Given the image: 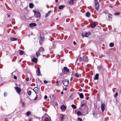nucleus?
<instances>
[{"mask_svg": "<svg viewBox=\"0 0 121 121\" xmlns=\"http://www.w3.org/2000/svg\"><path fill=\"white\" fill-rule=\"evenodd\" d=\"M91 34L90 33L88 32H83L82 33V35L83 37H88Z\"/></svg>", "mask_w": 121, "mask_h": 121, "instance_id": "nucleus-1", "label": "nucleus"}, {"mask_svg": "<svg viewBox=\"0 0 121 121\" xmlns=\"http://www.w3.org/2000/svg\"><path fill=\"white\" fill-rule=\"evenodd\" d=\"M40 39L39 40V43L41 44L42 42L43 41L44 38V35L42 33H41L40 34Z\"/></svg>", "mask_w": 121, "mask_h": 121, "instance_id": "nucleus-2", "label": "nucleus"}, {"mask_svg": "<svg viewBox=\"0 0 121 121\" xmlns=\"http://www.w3.org/2000/svg\"><path fill=\"white\" fill-rule=\"evenodd\" d=\"M69 83V81L67 79H64L63 81V83L65 86H67L68 85Z\"/></svg>", "mask_w": 121, "mask_h": 121, "instance_id": "nucleus-3", "label": "nucleus"}, {"mask_svg": "<svg viewBox=\"0 0 121 121\" xmlns=\"http://www.w3.org/2000/svg\"><path fill=\"white\" fill-rule=\"evenodd\" d=\"M34 13V16L37 18H40V17L41 15L39 12L35 11V12Z\"/></svg>", "mask_w": 121, "mask_h": 121, "instance_id": "nucleus-4", "label": "nucleus"}, {"mask_svg": "<svg viewBox=\"0 0 121 121\" xmlns=\"http://www.w3.org/2000/svg\"><path fill=\"white\" fill-rule=\"evenodd\" d=\"M95 7L96 9L98 11V0H95Z\"/></svg>", "mask_w": 121, "mask_h": 121, "instance_id": "nucleus-5", "label": "nucleus"}, {"mask_svg": "<svg viewBox=\"0 0 121 121\" xmlns=\"http://www.w3.org/2000/svg\"><path fill=\"white\" fill-rule=\"evenodd\" d=\"M63 70H62L63 72L64 71V72H66L68 73L69 72V69L66 67H64Z\"/></svg>", "mask_w": 121, "mask_h": 121, "instance_id": "nucleus-6", "label": "nucleus"}, {"mask_svg": "<svg viewBox=\"0 0 121 121\" xmlns=\"http://www.w3.org/2000/svg\"><path fill=\"white\" fill-rule=\"evenodd\" d=\"M15 89L17 92L19 94L21 91V89L20 88L17 87H16L15 88Z\"/></svg>", "mask_w": 121, "mask_h": 121, "instance_id": "nucleus-7", "label": "nucleus"}, {"mask_svg": "<svg viewBox=\"0 0 121 121\" xmlns=\"http://www.w3.org/2000/svg\"><path fill=\"white\" fill-rule=\"evenodd\" d=\"M105 106V105L104 104V103L102 104L101 105V109L103 112L104 110Z\"/></svg>", "mask_w": 121, "mask_h": 121, "instance_id": "nucleus-8", "label": "nucleus"}, {"mask_svg": "<svg viewBox=\"0 0 121 121\" xmlns=\"http://www.w3.org/2000/svg\"><path fill=\"white\" fill-rule=\"evenodd\" d=\"M65 119V117L64 115L63 114H62L60 118V121H64Z\"/></svg>", "mask_w": 121, "mask_h": 121, "instance_id": "nucleus-9", "label": "nucleus"}, {"mask_svg": "<svg viewBox=\"0 0 121 121\" xmlns=\"http://www.w3.org/2000/svg\"><path fill=\"white\" fill-rule=\"evenodd\" d=\"M45 50L42 47H40L39 49L38 52H43Z\"/></svg>", "mask_w": 121, "mask_h": 121, "instance_id": "nucleus-10", "label": "nucleus"}, {"mask_svg": "<svg viewBox=\"0 0 121 121\" xmlns=\"http://www.w3.org/2000/svg\"><path fill=\"white\" fill-rule=\"evenodd\" d=\"M29 25L30 27H33L36 26V24L35 23H32L30 24Z\"/></svg>", "mask_w": 121, "mask_h": 121, "instance_id": "nucleus-11", "label": "nucleus"}, {"mask_svg": "<svg viewBox=\"0 0 121 121\" xmlns=\"http://www.w3.org/2000/svg\"><path fill=\"white\" fill-rule=\"evenodd\" d=\"M86 58V56H84L83 58L82 57H80L79 59V61L80 62L82 61L83 60H84V58Z\"/></svg>", "mask_w": 121, "mask_h": 121, "instance_id": "nucleus-12", "label": "nucleus"}, {"mask_svg": "<svg viewBox=\"0 0 121 121\" xmlns=\"http://www.w3.org/2000/svg\"><path fill=\"white\" fill-rule=\"evenodd\" d=\"M38 89H39L38 87H35L34 88L33 90L35 93H36L38 92Z\"/></svg>", "mask_w": 121, "mask_h": 121, "instance_id": "nucleus-13", "label": "nucleus"}, {"mask_svg": "<svg viewBox=\"0 0 121 121\" xmlns=\"http://www.w3.org/2000/svg\"><path fill=\"white\" fill-rule=\"evenodd\" d=\"M66 107L64 105H62L60 107V108L62 110H65L66 109Z\"/></svg>", "mask_w": 121, "mask_h": 121, "instance_id": "nucleus-14", "label": "nucleus"}, {"mask_svg": "<svg viewBox=\"0 0 121 121\" xmlns=\"http://www.w3.org/2000/svg\"><path fill=\"white\" fill-rule=\"evenodd\" d=\"M91 26L92 28H93L96 25L94 22H92L91 24Z\"/></svg>", "mask_w": 121, "mask_h": 121, "instance_id": "nucleus-15", "label": "nucleus"}, {"mask_svg": "<svg viewBox=\"0 0 121 121\" xmlns=\"http://www.w3.org/2000/svg\"><path fill=\"white\" fill-rule=\"evenodd\" d=\"M98 74H96L95 76V77L94 78V80H98Z\"/></svg>", "mask_w": 121, "mask_h": 121, "instance_id": "nucleus-16", "label": "nucleus"}, {"mask_svg": "<svg viewBox=\"0 0 121 121\" xmlns=\"http://www.w3.org/2000/svg\"><path fill=\"white\" fill-rule=\"evenodd\" d=\"M99 70L101 72H103V69L102 67V66H99Z\"/></svg>", "mask_w": 121, "mask_h": 121, "instance_id": "nucleus-17", "label": "nucleus"}, {"mask_svg": "<svg viewBox=\"0 0 121 121\" xmlns=\"http://www.w3.org/2000/svg\"><path fill=\"white\" fill-rule=\"evenodd\" d=\"M52 12L51 11H49L46 14V15L45 16V18L47 17L49 15H50V14Z\"/></svg>", "mask_w": 121, "mask_h": 121, "instance_id": "nucleus-18", "label": "nucleus"}, {"mask_svg": "<svg viewBox=\"0 0 121 121\" xmlns=\"http://www.w3.org/2000/svg\"><path fill=\"white\" fill-rule=\"evenodd\" d=\"M32 60L33 62L36 63L37 62V59L36 57H34L32 59Z\"/></svg>", "mask_w": 121, "mask_h": 121, "instance_id": "nucleus-19", "label": "nucleus"}, {"mask_svg": "<svg viewBox=\"0 0 121 121\" xmlns=\"http://www.w3.org/2000/svg\"><path fill=\"white\" fill-rule=\"evenodd\" d=\"M37 74L38 75H39V74L40 73V69L39 68L37 69V71H36Z\"/></svg>", "mask_w": 121, "mask_h": 121, "instance_id": "nucleus-20", "label": "nucleus"}, {"mask_svg": "<svg viewBox=\"0 0 121 121\" xmlns=\"http://www.w3.org/2000/svg\"><path fill=\"white\" fill-rule=\"evenodd\" d=\"M108 20L109 21H111L112 17L111 15L110 14H109L108 15Z\"/></svg>", "mask_w": 121, "mask_h": 121, "instance_id": "nucleus-21", "label": "nucleus"}, {"mask_svg": "<svg viewBox=\"0 0 121 121\" xmlns=\"http://www.w3.org/2000/svg\"><path fill=\"white\" fill-rule=\"evenodd\" d=\"M74 0H70L69 2V5H72L73 4V1Z\"/></svg>", "mask_w": 121, "mask_h": 121, "instance_id": "nucleus-22", "label": "nucleus"}, {"mask_svg": "<svg viewBox=\"0 0 121 121\" xmlns=\"http://www.w3.org/2000/svg\"><path fill=\"white\" fill-rule=\"evenodd\" d=\"M10 39L12 41H14L17 40V39L14 38H10Z\"/></svg>", "mask_w": 121, "mask_h": 121, "instance_id": "nucleus-23", "label": "nucleus"}, {"mask_svg": "<svg viewBox=\"0 0 121 121\" xmlns=\"http://www.w3.org/2000/svg\"><path fill=\"white\" fill-rule=\"evenodd\" d=\"M24 51L22 50H21L19 52V54L21 55H23L24 53Z\"/></svg>", "mask_w": 121, "mask_h": 121, "instance_id": "nucleus-24", "label": "nucleus"}, {"mask_svg": "<svg viewBox=\"0 0 121 121\" xmlns=\"http://www.w3.org/2000/svg\"><path fill=\"white\" fill-rule=\"evenodd\" d=\"M79 95L80 96V98H83V95L82 93H80Z\"/></svg>", "mask_w": 121, "mask_h": 121, "instance_id": "nucleus-25", "label": "nucleus"}, {"mask_svg": "<svg viewBox=\"0 0 121 121\" xmlns=\"http://www.w3.org/2000/svg\"><path fill=\"white\" fill-rule=\"evenodd\" d=\"M34 5L33 4L30 3L29 4V7L30 8H32L33 7Z\"/></svg>", "mask_w": 121, "mask_h": 121, "instance_id": "nucleus-26", "label": "nucleus"}, {"mask_svg": "<svg viewBox=\"0 0 121 121\" xmlns=\"http://www.w3.org/2000/svg\"><path fill=\"white\" fill-rule=\"evenodd\" d=\"M90 15V14L89 12H87L86 13V16L87 17H89Z\"/></svg>", "mask_w": 121, "mask_h": 121, "instance_id": "nucleus-27", "label": "nucleus"}, {"mask_svg": "<svg viewBox=\"0 0 121 121\" xmlns=\"http://www.w3.org/2000/svg\"><path fill=\"white\" fill-rule=\"evenodd\" d=\"M26 114L27 116H28L30 115L31 114V112L30 111H28L26 112Z\"/></svg>", "mask_w": 121, "mask_h": 121, "instance_id": "nucleus-28", "label": "nucleus"}, {"mask_svg": "<svg viewBox=\"0 0 121 121\" xmlns=\"http://www.w3.org/2000/svg\"><path fill=\"white\" fill-rule=\"evenodd\" d=\"M77 114L78 116L81 115H82L81 112L79 111H78L77 112Z\"/></svg>", "mask_w": 121, "mask_h": 121, "instance_id": "nucleus-29", "label": "nucleus"}, {"mask_svg": "<svg viewBox=\"0 0 121 121\" xmlns=\"http://www.w3.org/2000/svg\"><path fill=\"white\" fill-rule=\"evenodd\" d=\"M62 81L61 80H60V81L58 82V84H56L58 86L59 85H61L62 84Z\"/></svg>", "mask_w": 121, "mask_h": 121, "instance_id": "nucleus-30", "label": "nucleus"}, {"mask_svg": "<svg viewBox=\"0 0 121 121\" xmlns=\"http://www.w3.org/2000/svg\"><path fill=\"white\" fill-rule=\"evenodd\" d=\"M36 55L37 57H38L40 56L39 52H38L36 53Z\"/></svg>", "mask_w": 121, "mask_h": 121, "instance_id": "nucleus-31", "label": "nucleus"}, {"mask_svg": "<svg viewBox=\"0 0 121 121\" xmlns=\"http://www.w3.org/2000/svg\"><path fill=\"white\" fill-rule=\"evenodd\" d=\"M64 6L63 5H60L59 7V9H61Z\"/></svg>", "mask_w": 121, "mask_h": 121, "instance_id": "nucleus-32", "label": "nucleus"}, {"mask_svg": "<svg viewBox=\"0 0 121 121\" xmlns=\"http://www.w3.org/2000/svg\"><path fill=\"white\" fill-rule=\"evenodd\" d=\"M120 14V12H117L115 13H114V14L115 15L117 16V15H119Z\"/></svg>", "mask_w": 121, "mask_h": 121, "instance_id": "nucleus-33", "label": "nucleus"}, {"mask_svg": "<svg viewBox=\"0 0 121 121\" xmlns=\"http://www.w3.org/2000/svg\"><path fill=\"white\" fill-rule=\"evenodd\" d=\"M71 106L72 108L74 109H75L76 108V106L74 104H72L71 105Z\"/></svg>", "mask_w": 121, "mask_h": 121, "instance_id": "nucleus-34", "label": "nucleus"}, {"mask_svg": "<svg viewBox=\"0 0 121 121\" xmlns=\"http://www.w3.org/2000/svg\"><path fill=\"white\" fill-rule=\"evenodd\" d=\"M86 105V104L85 103H83L82 104L81 106V108H82L83 107L85 106Z\"/></svg>", "mask_w": 121, "mask_h": 121, "instance_id": "nucleus-35", "label": "nucleus"}, {"mask_svg": "<svg viewBox=\"0 0 121 121\" xmlns=\"http://www.w3.org/2000/svg\"><path fill=\"white\" fill-rule=\"evenodd\" d=\"M114 45V44L112 43H110L109 46L110 47H112Z\"/></svg>", "mask_w": 121, "mask_h": 121, "instance_id": "nucleus-36", "label": "nucleus"}, {"mask_svg": "<svg viewBox=\"0 0 121 121\" xmlns=\"http://www.w3.org/2000/svg\"><path fill=\"white\" fill-rule=\"evenodd\" d=\"M75 76L77 78H78L80 76L79 74H78V73H76L75 74Z\"/></svg>", "mask_w": 121, "mask_h": 121, "instance_id": "nucleus-37", "label": "nucleus"}, {"mask_svg": "<svg viewBox=\"0 0 121 121\" xmlns=\"http://www.w3.org/2000/svg\"><path fill=\"white\" fill-rule=\"evenodd\" d=\"M45 121H50L48 117H46L45 119Z\"/></svg>", "mask_w": 121, "mask_h": 121, "instance_id": "nucleus-38", "label": "nucleus"}, {"mask_svg": "<svg viewBox=\"0 0 121 121\" xmlns=\"http://www.w3.org/2000/svg\"><path fill=\"white\" fill-rule=\"evenodd\" d=\"M31 91H28V95H31Z\"/></svg>", "mask_w": 121, "mask_h": 121, "instance_id": "nucleus-39", "label": "nucleus"}, {"mask_svg": "<svg viewBox=\"0 0 121 121\" xmlns=\"http://www.w3.org/2000/svg\"><path fill=\"white\" fill-rule=\"evenodd\" d=\"M118 95V93L117 92H116L115 94L114 95V96L115 97H117Z\"/></svg>", "mask_w": 121, "mask_h": 121, "instance_id": "nucleus-40", "label": "nucleus"}, {"mask_svg": "<svg viewBox=\"0 0 121 121\" xmlns=\"http://www.w3.org/2000/svg\"><path fill=\"white\" fill-rule=\"evenodd\" d=\"M78 120L80 121H82V119L80 118H78Z\"/></svg>", "mask_w": 121, "mask_h": 121, "instance_id": "nucleus-41", "label": "nucleus"}, {"mask_svg": "<svg viewBox=\"0 0 121 121\" xmlns=\"http://www.w3.org/2000/svg\"><path fill=\"white\" fill-rule=\"evenodd\" d=\"M48 97L47 95H45L44 96V98L45 99H47Z\"/></svg>", "mask_w": 121, "mask_h": 121, "instance_id": "nucleus-42", "label": "nucleus"}, {"mask_svg": "<svg viewBox=\"0 0 121 121\" xmlns=\"http://www.w3.org/2000/svg\"><path fill=\"white\" fill-rule=\"evenodd\" d=\"M7 15H8V17H10V15L9 14V13H8L7 14Z\"/></svg>", "mask_w": 121, "mask_h": 121, "instance_id": "nucleus-43", "label": "nucleus"}, {"mask_svg": "<svg viewBox=\"0 0 121 121\" xmlns=\"http://www.w3.org/2000/svg\"><path fill=\"white\" fill-rule=\"evenodd\" d=\"M44 83L45 84H47L48 83V81L46 80L44 81Z\"/></svg>", "mask_w": 121, "mask_h": 121, "instance_id": "nucleus-44", "label": "nucleus"}, {"mask_svg": "<svg viewBox=\"0 0 121 121\" xmlns=\"http://www.w3.org/2000/svg\"><path fill=\"white\" fill-rule=\"evenodd\" d=\"M38 98L37 95H36L35 97V98L34 100H36Z\"/></svg>", "mask_w": 121, "mask_h": 121, "instance_id": "nucleus-45", "label": "nucleus"}, {"mask_svg": "<svg viewBox=\"0 0 121 121\" xmlns=\"http://www.w3.org/2000/svg\"><path fill=\"white\" fill-rule=\"evenodd\" d=\"M4 121H9L7 119L5 118L4 119Z\"/></svg>", "mask_w": 121, "mask_h": 121, "instance_id": "nucleus-46", "label": "nucleus"}, {"mask_svg": "<svg viewBox=\"0 0 121 121\" xmlns=\"http://www.w3.org/2000/svg\"><path fill=\"white\" fill-rule=\"evenodd\" d=\"M14 78L16 79H17V77L16 76H14Z\"/></svg>", "mask_w": 121, "mask_h": 121, "instance_id": "nucleus-47", "label": "nucleus"}, {"mask_svg": "<svg viewBox=\"0 0 121 121\" xmlns=\"http://www.w3.org/2000/svg\"><path fill=\"white\" fill-rule=\"evenodd\" d=\"M7 94V93H6L5 92L4 93V96H6Z\"/></svg>", "mask_w": 121, "mask_h": 121, "instance_id": "nucleus-48", "label": "nucleus"}, {"mask_svg": "<svg viewBox=\"0 0 121 121\" xmlns=\"http://www.w3.org/2000/svg\"><path fill=\"white\" fill-rule=\"evenodd\" d=\"M26 81H28L29 80V79L28 78H27L26 79Z\"/></svg>", "mask_w": 121, "mask_h": 121, "instance_id": "nucleus-49", "label": "nucleus"}, {"mask_svg": "<svg viewBox=\"0 0 121 121\" xmlns=\"http://www.w3.org/2000/svg\"><path fill=\"white\" fill-rule=\"evenodd\" d=\"M73 44L74 45H75V44H76V42L75 41H74L73 42Z\"/></svg>", "mask_w": 121, "mask_h": 121, "instance_id": "nucleus-50", "label": "nucleus"}, {"mask_svg": "<svg viewBox=\"0 0 121 121\" xmlns=\"http://www.w3.org/2000/svg\"><path fill=\"white\" fill-rule=\"evenodd\" d=\"M82 89H80L79 90V91H82Z\"/></svg>", "mask_w": 121, "mask_h": 121, "instance_id": "nucleus-51", "label": "nucleus"}, {"mask_svg": "<svg viewBox=\"0 0 121 121\" xmlns=\"http://www.w3.org/2000/svg\"><path fill=\"white\" fill-rule=\"evenodd\" d=\"M109 58H112V56L111 55H109Z\"/></svg>", "mask_w": 121, "mask_h": 121, "instance_id": "nucleus-52", "label": "nucleus"}, {"mask_svg": "<svg viewBox=\"0 0 121 121\" xmlns=\"http://www.w3.org/2000/svg\"><path fill=\"white\" fill-rule=\"evenodd\" d=\"M56 84H58V81H56Z\"/></svg>", "mask_w": 121, "mask_h": 121, "instance_id": "nucleus-53", "label": "nucleus"}, {"mask_svg": "<svg viewBox=\"0 0 121 121\" xmlns=\"http://www.w3.org/2000/svg\"><path fill=\"white\" fill-rule=\"evenodd\" d=\"M64 90L65 91H66L67 90V88H64Z\"/></svg>", "mask_w": 121, "mask_h": 121, "instance_id": "nucleus-54", "label": "nucleus"}, {"mask_svg": "<svg viewBox=\"0 0 121 121\" xmlns=\"http://www.w3.org/2000/svg\"><path fill=\"white\" fill-rule=\"evenodd\" d=\"M89 99V97H87L86 98V99L87 100H88Z\"/></svg>", "mask_w": 121, "mask_h": 121, "instance_id": "nucleus-55", "label": "nucleus"}, {"mask_svg": "<svg viewBox=\"0 0 121 121\" xmlns=\"http://www.w3.org/2000/svg\"><path fill=\"white\" fill-rule=\"evenodd\" d=\"M72 78H73V77H71V79H70V80H71L72 79Z\"/></svg>", "mask_w": 121, "mask_h": 121, "instance_id": "nucleus-56", "label": "nucleus"}, {"mask_svg": "<svg viewBox=\"0 0 121 121\" xmlns=\"http://www.w3.org/2000/svg\"><path fill=\"white\" fill-rule=\"evenodd\" d=\"M63 94V92H61V94Z\"/></svg>", "mask_w": 121, "mask_h": 121, "instance_id": "nucleus-57", "label": "nucleus"}, {"mask_svg": "<svg viewBox=\"0 0 121 121\" xmlns=\"http://www.w3.org/2000/svg\"><path fill=\"white\" fill-rule=\"evenodd\" d=\"M55 1L56 2H58V0H55Z\"/></svg>", "mask_w": 121, "mask_h": 121, "instance_id": "nucleus-58", "label": "nucleus"}, {"mask_svg": "<svg viewBox=\"0 0 121 121\" xmlns=\"http://www.w3.org/2000/svg\"><path fill=\"white\" fill-rule=\"evenodd\" d=\"M118 91H119V92L120 93V92H121V91H120V90H118Z\"/></svg>", "mask_w": 121, "mask_h": 121, "instance_id": "nucleus-59", "label": "nucleus"}, {"mask_svg": "<svg viewBox=\"0 0 121 121\" xmlns=\"http://www.w3.org/2000/svg\"><path fill=\"white\" fill-rule=\"evenodd\" d=\"M87 59L86 60H84V61H87Z\"/></svg>", "mask_w": 121, "mask_h": 121, "instance_id": "nucleus-60", "label": "nucleus"}, {"mask_svg": "<svg viewBox=\"0 0 121 121\" xmlns=\"http://www.w3.org/2000/svg\"><path fill=\"white\" fill-rule=\"evenodd\" d=\"M38 20H38V19H37V21H38Z\"/></svg>", "mask_w": 121, "mask_h": 121, "instance_id": "nucleus-61", "label": "nucleus"}, {"mask_svg": "<svg viewBox=\"0 0 121 121\" xmlns=\"http://www.w3.org/2000/svg\"><path fill=\"white\" fill-rule=\"evenodd\" d=\"M103 46H104V45H103Z\"/></svg>", "mask_w": 121, "mask_h": 121, "instance_id": "nucleus-62", "label": "nucleus"}]
</instances>
